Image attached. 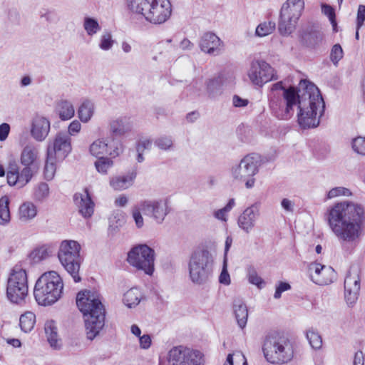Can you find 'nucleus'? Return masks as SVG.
Here are the masks:
<instances>
[{"label": "nucleus", "instance_id": "nucleus-62", "mask_svg": "<svg viewBox=\"0 0 365 365\" xmlns=\"http://www.w3.org/2000/svg\"><path fill=\"white\" fill-rule=\"evenodd\" d=\"M151 338L148 334H144L139 337L140 348L148 349L151 345Z\"/></svg>", "mask_w": 365, "mask_h": 365}, {"label": "nucleus", "instance_id": "nucleus-34", "mask_svg": "<svg viewBox=\"0 0 365 365\" xmlns=\"http://www.w3.org/2000/svg\"><path fill=\"white\" fill-rule=\"evenodd\" d=\"M306 336L312 349L319 350L323 345L322 337L319 331L314 329L309 328L306 332Z\"/></svg>", "mask_w": 365, "mask_h": 365}, {"label": "nucleus", "instance_id": "nucleus-4", "mask_svg": "<svg viewBox=\"0 0 365 365\" xmlns=\"http://www.w3.org/2000/svg\"><path fill=\"white\" fill-rule=\"evenodd\" d=\"M126 4L133 14L152 24H164L172 14L169 0H127Z\"/></svg>", "mask_w": 365, "mask_h": 365}, {"label": "nucleus", "instance_id": "nucleus-38", "mask_svg": "<svg viewBox=\"0 0 365 365\" xmlns=\"http://www.w3.org/2000/svg\"><path fill=\"white\" fill-rule=\"evenodd\" d=\"M115 43V40L110 31H104L99 39V48L103 51L110 50Z\"/></svg>", "mask_w": 365, "mask_h": 365}, {"label": "nucleus", "instance_id": "nucleus-30", "mask_svg": "<svg viewBox=\"0 0 365 365\" xmlns=\"http://www.w3.org/2000/svg\"><path fill=\"white\" fill-rule=\"evenodd\" d=\"M94 111V103L91 101L85 100L81 103L78 108V117L82 123H86L92 118Z\"/></svg>", "mask_w": 365, "mask_h": 365}, {"label": "nucleus", "instance_id": "nucleus-53", "mask_svg": "<svg viewBox=\"0 0 365 365\" xmlns=\"http://www.w3.org/2000/svg\"><path fill=\"white\" fill-rule=\"evenodd\" d=\"M113 166V161H95L97 171L101 174H106L108 169Z\"/></svg>", "mask_w": 365, "mask_h": 365}, {"label": "nucleus", "instance_id": "nucleus-37", "mask_svg": "<svg viewBox=\"0 0 365 365\" xmlns=\"http://www.w3.org/2000/svg\"><path fill=\"white\" fill-rule=\"evenodd\" d=\"M276 25L272 21H264L259 24L256 28L255 34L257 36L264 37L271 34L275 29Z\"/></svg>", "mask_w": 365, "mask_h": 365}, {"label": "nucleus", "instance_id": "nucleus-50", "mask_svg": "<svg viewBox=\"0 0 365 365\" xmlns=\"http://www.w3.org/2000/svg\"><path fill=\"white\" fill-rule=\"evenodd\" d=\"M343 57V50L339 44H335L331 48L330 53V59L334 65H336L338 62Z\"/></svg>", "mask_w": 365, "mask_h": 365}, {"label": "nucleus", "instance_id": "nucleus-2", "mask_svg": "<svg viewBox=\"0 0 365 365\" xmlns=\"http://www.w3.org/2000/svg\"><path fill=\"white\" fill-rule=\"evenodd\" d=\"M327 225L341 245L356 247L364 235L365 209L352 201H341L329 207L326 213Z\"/></svg>", "mask_w": 365, "mask_h": 365}, {"label": "nucleus", "instance_id": "nucleus-18", "mask_svg": "<svg viewBox=\"0 0 365 365\" xmlns=\"http://www.w3.org/2000/svg\"><path fill=\"white\" fill-rule=\"evenodd\" d=\"M308 272L311 279L319 285L329 284L336 277V273L331 267L322 265L317 262L309 264Z\"/></svg>", "mask_w": 365, "mask_h": 365}, {"label": "nucleus", "instance_id": "nucleus-22", "mask_svg": "<svg viewBox=\"0 0 365 365\" xmlns=\"http://www.w3.org/2000/svg\"><path fill=\"white\" fill-rule=\"evenodd\" d=\"M73 202L83 217H90L93 214L95 205L87 188L83 192H77L73 195Z\"/></svg>", "mask_w": 365, "mask_h": 365}, {"label": "nucleus", "instance_id": "nucleus-12", "mask_svg": "<svg viewBox=\"0 0 365 365\" xmlns=\"http://www.w3.org/2000/svg\"><path fill=\"white\" fill-rule=\"evenodd\" d=\"M169 365H203V355L201 352L183 346H176L168 353Z\"/></svg>", "mask_w": 365, "mask_h": 365}, {"label": "nucleus", "instance_id": "nucleus-26", "mask_svg": "<svg viewBox=\"0 0 365 365\" xmlns=\"http://www.w3.org/2000/svg\"><path fill=\"white\" fill-rule=\"evenodd\" d=\"M136 178V172L132 170L126 175L115 176L110 180V185L118 191H121L130 187Z\"/></svg>", "mask_w": 365, "mask_h": 365}, {"label": "nucleus", "instance_id": "nucleus-20", "mask_svg": "<svg viewBox=\"0 0 365 365\" xmlns=\"http://www.w3.org/2000/svg\"><path fill=\"white\" fill-rule=\"evenodd\" d=\"M199 46L202 52L212 56H217L222 52L224 44L214 33L207 32L202 36Z\"/></svg>", "mask_w": 365, "mask_h": 365}, {"label": "nucleus", "instance_id": "nucleus-52", "mask_svg": "<svg viewBox=\"0 0 365 365\" xmlns=\"http://www.w3.org/2000/svg\"><path fill=\"white\" fill-rule=\"evenodd\" d=\"M322 12L324 15L328 16L329 21L333 24V26L336 25L335 12H334V9L331 6L326 4H322Z\"/></svg>", "mask_w": 365, "mask_h": 365}, {"label": "nucleus", "instance_id": "nucleus-29", "mask_svg": "<svg viewBox=\"0 0 365 365\" xmlns=\"http://www.w3.org/2000/svg\"><path fill=\"white\" fill-rule=\"evenodd\" d=\"M233 309L238 326L241 329H244L246 327L248 319V309L246 304L241 300L235 301Z\"/></svg>", "mask_w": 365, "mask_h": 365}, {"label": "nucleus", "instance_id": "nucleus-51", "mask_svg": "<svg viewBox=\"0 0 365 365\" xmlns=\"http://www.w3.org/2000/svg\"><path fill=\"white\" fill-rule=\"evenodd\" d=\"M38 155V148L33 143L27 144L24 147V157H26L27 160H36Z\"/></svg>", "mask_w": 365, "mask_h": 365}, {"label": "nucleus", "instance_id": "nucleus-17", "mask_svg": "<svg viewBox=\"0 0 365 365\" xmlns=\"http://www.w3.org/2000/svg\"><path fill=\"white\" fill-rule=\"evenodd\" d=\"M6 296L14 304H19L23 300V269L16 265L12 269L7 282Z\"/></svg>", "mask_w": 365, "mask_h": 365}, {"label": "nucleus", "instance_id": "nucleus-36", "mask_svg": "<svg viewBox=\"0 0 365 365\" xmlns=\"http://www.w3.org/2000/svg\"><path fill=\"white\" fill-rule=\"evenodd\" d=\"M83 28L86 34L90 36L96 34L101 29L98 21L91 17H86L84 19Z\"/></svg>", "mask_w": 365, "mask_h": 365}, {"label": "nucleus", "instance_id": "nucleus-42", "mask_svg": "<svg viewBox=\"0 0 365 365\" xmlns=\"http://www.w3.org/2000/svg\"><path fill=\"white\" fill-rule=\"evenodd\" d=\"M247 278L249 282L256 285L258 288H262L264 282L258 275L257 271L253 267H250L247 270Z\"/></svg>", "mask_w": 365, "mask_h": 365}, {"label": "nucleus", "instance_id": "nucleus-41", "mask_svg": "<svg viewBox=\"0 0 365 365\" xmlns=\"http://www.w3.org/2000/svg\"><path fill=\"white\" fill-rule=\"evenodd\" d=\"M227 362H228L229 365H247V359L241 352L228 354Z\"/></svg>", "mask_w": 365, "mask_h": 365}, {"label": "nucleus", "instance_id": "nucleus-61", "mask_svg": "<svg viewBox=\"0 0 365 365\" xmlns=\"http://www.w3.org/2000/svg\"><path fill=\"white\" fill-rule=\"evenodd\" d=\"M249 101L242 98L237 95H235L232 98V104L235 107L243 108L248 105Z\"/></svg>", "mask_w": 365, "mask_h": 365}, {"label": "nucleus", "instance_id": "nucleus-15", "mask_svg": "<svg viewBox=\"0 0 365 365\" xmlns=\"http://www.w3.org/2000/svg\"><path fill=\"white\" fill-rule=\"evenodd\" d=\"M72 150L71 138L65 132H58L47 148V160L63 159Z\"/></svg>", "mask_w": 365, "mask_h": 365}, {"label": "nucleus", "instance_id": "nucleus-1", "mask_svg": "<svg viewBox=\"0 0 365 365\" xmlns=\"http://www.w3.org/2000/svg\"><path fill=\"white\" fill-rule=\"evenodd\" d=\"M299 92L295 88H285L282 83L272 85L269 94L270 108L282 120L290 118L294 106H298V123L303 128H315L319 124L325 104L318 88L307 81L300 82Z\"/></svg>", "mask_w": 365, "mask_h": 365}, {"label": "nucleus", "instance_id": "nucleus-3", "mask_svg": "<svg viewBox=\"0 0 365 365\" xmlns=\"http://www.w3.org/2000/svg\"><path fill=\"white\" fill-rule=\"evenodd\" d=\"M76 304L83 314L86 336L93 340L105 325L106 310L100 294L94 291H81L77 294Z\"/></svg>", "mask_w": 365, "mask_h": 365}, {"label": "nucleus", "instance_id": "nucleus-58", "mask_svg": "<svg viewBox=\"0 0 365 365\" xmlns=\"http://www.w3.org/2000/svg\"><path fill=\"white\" fill-rule=\"evenodd\" d=\"M123 216L120 214H117L109 219V227L113 230L120 226L123 223Z\"/></svg>", "mask_w": 365, "mask_h": 365}, {"label": "nucleus", "instance_id": "nucleus-6", "mask_svg": "<svg viewBox=\"0 0 365 365\" xmlns=\"http://www.w3.org/2000/svg\"><path fill=\"white\" fill-rule=\"evenodd\" d=\"M263 351L267 360L272 364L287 363L293 357V349L290 341L278 335L267 336Z\"/></svg>", "mask_w": 365, "mask_h": 365}, {"label": "nucleus", "instance_id": "nucleus-7", "mask_svg": "<svg viewBox=\"0 0 365 365\" xmlns=\"http://www.w3.org/2000/svg\"><path fill=\"white\" fill-rule=\"evenodd\" d=\"M81 245L75 240H63L60 245L58 257L62 266L73 277L75 282L81 280L78 274L81 259Z\"/></svg>", "mask_w": 365, "mask_h": 365}, {"label": "nucleus", "instance_id": "nucleus-39", "mask_svg": "<svg viewBox=\"0 0 365 365\" xmlns=\"http://www.w3.org/2000/svg\"><path fill=\"white\" fill-rule=\"evenodd\" d=\"M48 256V250L44 247L34 250L28 256V259L32 263H37L45 259Z\"/></svg>", "mask_w": 365, "mask_h": 365}, {"label": "nucleus", "instance_id": "nucleus-32", "mask_svg": "<svg viewBox=\"0 0 365 365\" xmlns=\"http://www.w3.org/2000/svg\"><path fill=\"white\" fill-rule=\"evenodd\" d=\"M206 93L210 98H215L222 93V81L216 77L208 79L206 83Z\"/></svg>", "mask_w": 365, "mask_h": 365}, {"label": "nucleus", "instance_id": "nucleus-46", "mask_svg": "<svg viewBox=\"0 0 365 365\" xmlns=\"http://www.w3.org/2000/svg\"><path fill=\"white\" fill-rule=\"evenodd\" d=\"M350 195H351V192L349 189L344 187H336L328 192L327 198L332 199L336 197Z\"/></svg>", "mask_w": 365, "mask_h": 365}, {"label": "nucleus", "instance_id": "nucleus-14", "mask_svg": "<svg viewBox=\"0 0 365 365\" xmlns=\"http://www.w3.org/2000/svg\"><path fill=\"white\" fill-rule=\"evenodd\" d=\"M361 289V269L357 265L350 267L344 279V299L349 307L357 302Z\"/></svg>", "mask_w": 365, "mask_h": 365}, {"label": "nucleus", "instance_id": "nucleus-35", "mask_svg": "<svg viewBox=\"0 0 365 365\" xmlns=\"http://www.w3.org/2000/svg\"><path fill=\"white\" fill-rule=\"evenodd\" d=\"M9 200L7 196L0 198V225H5L10 221V212L9 208Z\"/></svg>", "mask_w": 365, "mask_h": 365}, {"label": "nucleus", "instance_id": "nucleus-63", "mask_svg": "<svg viewBox=\"0 0 365 365\" xmlns=\"http://www.w3.org/2000/svg\"><path fill=\"white\" fill-rule=\"evenodd\" d=\"M36 165L34 163V161H31L30 163L27 165L26 168H24V178H26V182H28L33 175V170H34Z\"/></svg>", "mask_w": 365, "mask_h": 365}, {"label": "nucleus", "instance_id": "nucleus-8", "mask_svg": "<svg viewBox=\"0 0 365 365\" xmlns=\"http://www.w3.org/2000/svg\"><path fill=\"white\" fill-rule=\"evenodd\" d=\"M212 259L207 250L195 252L189 262V276L191 281L197 284L205 283L212 273Z\"/></svg>", "mask_w": 365, "mask_h": 365}, {"label": "nucleus", "instance_id": "nucleus-31", "mask_svg": "<svg viewBox=\"0 0 365 365\" xmlns=\"http://www.w3.org/2000/svg\"><path fill=\"white\" fill-rule=\"evenodd\" d=\"M203 82L201 78H194L185 88V93L192 98L200 97L202 93Z\"/></svg>", "mask_w": 365, "mask_h": 365}, {"label": "nucleus", "instance_id": "nucleus-40", "mask_svg": "<svg viewBox=\"0 0 365 365\" xmlns=\"http://www.w3.org/2000/svg\"><path fill=\"white\" fill-rule=\"evenodd\" d=\"M141 202H140L139 204L134 205L131 210L132 217L138 228H141L144 225V220L141 215Z\"/></svg>", "mask_w": 365, "mask_h": 365}, {"label": "nucleus", "instance_id": "nucleus-25", "mask_svg": "<svg viewBox=\"0 0 365 365\" xmlns=\"http://www.w3.org/2000/svg\"><path fill=\"white\" fill-rule=\"evenodd\" d=\"M108 127L110 132L114 135L123 136L132 130L133 123L130 117L119 116L111 119Z\"/></svg>", "mask_w": 365, "mask_h": 365}, {"label": "nucleus", "instance_id": "nucleus-10", "mask_svg": "<svg viewBox=\"0 0 365 365\" xmlns=\"http://www.w3.org/2000/svg\"><path fill=\"white\" fill-rule=\"evenodd\" d=\"M127 260L130 265L148 275H152L154 272L155 251L146 245L132 248Z\"/></svg>", "mask_w": 365, "mask_h": 365}, {"label": "nucleus", "instance_id": "nucleus-57", "mask_svg": "<svg viewBox=\"0 0 365 365\" xmlns=\"http://www.w3.org/2000/svg\"><path fill=\"white\" fill-rule=\"evenodd\" d=\"M365 21V6L360 5L357 11L356 28L359 29Z\"/></svg>", "mask_w": 365, "mask_h": 365}, {"label": "nucleus", "instance_id": "nucleus-60", "mask_svg": "<svg viewBox=\"0 0 365 365\" xmlns=\"http://www.w3.org/2000/svg\"><path fill=\"white\" fill-rule=\"evenodd\" d=\"M10 133V125L6 123L0 125V142L5 141Z\"/></svg>", "mask_w": 365, "mask_h": 365}, {"label": "nucleus", "instance_id": "nucleus-49", "mask_svg": "<svg viewBox=\"0 0 365 365\" xmlns=\"http://www.w3.org/2000/svg\"><path fill=\"white\" fill-rule=\"evenodd\" d=\"M38 212L37 207L32 202L24 203V220L34 218Z\"/></svg>", "mask_w": 365, "mask_h": 365}, {"label": "nucleus", "instance_id": "nucleus-28", "mask_svg": "<svg viewBox=\"0 0 365 365\" xmlns=\"http://www.w3.org/2000/svg\"><path fill=\"white\" fill-rule=\"evenodd\" d=\"M45 334L50 346L58 349L61 346V340L58 334V328L53 320H48L44 325Z\"/></svg>", "mask_w": 365, "mask_h": 365}, {"label": "nucleus", "instance_id": "nucleus-24", "mask_svg": "<svg viewBox=\"0 0 365 365\" xmlns=\"http://www.w3.org/2000/svg\"><path fill=\"white\" fill-rule=\"evenodd\" d=\"M323 38V32L314 26L305 28L301 34V42L309 48H315L321 45Z\"/></svg>", "mask_w": 365, "mask_h": 365}, {"label": "nucleus", "instance_id": "nucleus-21", "mask_svg": "<svg viewBox=\"0 0 365 365\" xmlns=\"http://www.w3.org/2000/svg\"><path fill=\"white\" fill-rule=\"evenodd\" d=\"M259 216V210L256 205L247 207L237 219L239 227L246 234H250L254 229Z\"/></svg>", "mask_w": 365, "mask_h": 365}, {"label": "nucleus", "instance_id": "nucleus-45", "mask_svg": "<svg viewBox=\"0 0 365 365\" xmlns=\"http://www.w3.org/2000/svg\"><path fill=\"white\" fill-rule=\"evenodd\" d=\"M173 139L170 136H160L155 141V145L160 149L167 150L173 146Z\"/></svg>", "mask_w": 365, "mask_h": 365}, {"label": "nucleus", "instance_id": "nucleus-16", "mask_svg": "<svg viewBox=\"0 0 365 365\" xmlns=\"http://www.w3.org/2000/svg\"><path fill=\"white\" fill-rule=\"evenodd\" d=\"M140 202L144 214L153 219L157 223H162L170 212L167 199H151Z\"/></svg>", "mask_w": 365, "mask_h": 365}, {"label": "nucleus", "instance_id": "nucleus-54", "mask_svg": "<svg viewBox=\"0 0 365 365\" xmlns=\"http://www.w3.org/2000/svg\"><path fill=\"white\" fill-rule=\"evenodd\" d=\"M81 130V123L77 120H73L68 127V133L67 135H69V136L75 135L80 133Z\"/></svg>", "mask_w": 365, "mask_h": 365}, {"label": "nucleus", "instance_id": "nucleus-9", "mask_svg": "<svg viewBox=\"0 0 365 365\" xmlns=\"http://www.w3.org/2000/svg\"><path fill=\"white\" fill-rule=\"evenodd\" d=\"M304 9V0H287L283 4L278 24L282 35L288 36L293 32Z\"/></svg>", "mask_w": 365, "mask_h": 365}, {"label": "nucleus", "instance_id": "nucleus-43", "mask_svg": "<svg viewBox=\"0 0 365 365\" xmlns=\"http://www.w3.org/2000/svg\"><path fill=\"white\" fill-rule=\"evenodd\" d=\"M351 145L355 153L361 155H365V137L359 136L354 138Z\"/></svg>", "mask_w": 365, "mask_h": 365}, {"label": "nucleus", "instance_id": "nucleus-48", "mask_svg": "<svg viewBox=\"0 0 365 365\" xmlns=\"http://www.w3.org/2000/svg\"><path fill=\"white\" fill-rule=\"evenodd\" d=\"M36 324V315L31 312H24V332L31 331Z\"/></svg>", "mask_w": 365, "mask_h": 365}, {"label": "nucleus", "instance_id": "nucleus-47", "mask_svg": "<svg viewBox=\"0 0 365 365\" xmlns=\"http://www.w3.org/2000/svg\"><path fill=\"white\" fill-rule=\"evenodd\" d=\"M43 175L45 179L51 180L53 178L56 171V164L54 161H45Z\"/></svg>", "mask_w": 365, "mask_h": 365}, {"label": "nucleus", "instance_id": "nucleus-55", "mask_svg": "<svg viewBox=\"0 0 365 365\" xmlns=\"http://www.w3.org/2000/svg\"><path fill=\"white\" fill-rule=\"evenodd\" d=\"M151 141L149 140H143L139 142L137 145L136 151L138 153V160L143 159V151L151 146Z\"/></svg>", "mask_w": 365, "mask_h": 365}, {"label": "nucleus", "instance_id": "nucleus-59", "mask_svg": "<svg viewBox=\"0 0 365 365\" xmlns=\"http://www.w3.org/2000/svg\"><path fill=\"white\" fill-rule=\"evenodd\" d=\"M291 288L290 285L286 282H279L278 286L276 287V291L274 294V297L275 299H279L281 297L282 293L289 290Z\"/></svg>", "mask_w": 365, "mask_h": 365}, {"label": "nucleus", "instance_id": "nucleus-56", "mask_svg": "<svg viewBox=\"0 0 365 365\" xmlns=\"http://www.w3.org/2000/svg\"><path fill=\"white\" fill-rule=\"evenodd\" d=\"M219 281L221 284H224L225 285H229L230 284V277L227 270V264L225 259L224 261V265L222 272L219 277Z\"/></svg>", "mask_w": 365, "mask_h": 365}, {"label": "nucleus", "instance_id": "nucleus-5", "mask_svg": "<svg viewBox=\"0 0 365 365\" xmlns=\"http://www.w3.org/2000/svg\"><path fill=\"white\" fill-rule=\"evenodd\" d=\"M63 283L55 271L44 272L36 282L34 294L40 305L48 306L56 302L61 297Z\"/></svg>", "mask_w": 365, "mask_h": 365}, {"label": "nucleus", "instance_id": "nucleus-11", "mask_svg": "<svg viewBox=\"0 0 365 365\" xmlns=\"http://www.w3.org/2000/svg\"><path fill=\"white\" fill-rule=\"evenodd\" d=\"M125 146L122 141L113 139L109 143L104 138L95 140L89 146L90 154L97 160H110L120 156Z\"/></svg>", "mask_w": 365, "mask_h": 365}, {"label": "nucleus", "instance_id": "nucleus-33", "mask_svg": "<svg viewBox=\"0 0 365 365\" xmlns=\"http://www.w3.org/2000/svg\"><path fill=\"white\" fill-rule=\"evenodd\" d=\"M142 298L140 291L137 288H132L124 294L123 303L128 308L137 306Z\"/></svg>", "mask_w": 365, "mask_h": 365}, {"label": "nucleus", "instance_id": "nucleus-23", "mask_svg": "<svg viewBox=\"0 0 365 365\" xmlns=\"http://www.w3.org/2000/svg\"><path fill=\"white\" fill-rule=\"evenodd\" d=\"M257 161H240L231 170L232 177L237 180H245L257 173Z\"/></svg>", "mask_w": 365, "mask_h": 365}, {"label": "nucleus", "instance_id": "nucleus-13", "mask_svg": "<svg viewBox=\"0 0 365 365\" xmlns=\"http://www.w3.org/2000/svg\"><path fill=\"white\" fill-rule=\"evenodd\" d=\"M247 76L252 84L259 87L278 78L275 70L265 61L259 59L251 62Z\"/></svg>", "mask_w": 365, "mask_h": 365}, {"label": "nucleus", "instance_id": "nucleus-27", "mask_svg": "<svg viewBox=\"0 0 365 365\" xmlns=\"http://www.w3.org/2000/svg\"><path fill=\"white\" fill-rule=\"evenodd\" d=\"M54 111L61 120H68L75 115V109L73 103L68 101L61 99L56 103Z\"/></svg>", "mask_w": 365, "mask_h": 365}, {"label": "nucleus", "instance_id": "nucleus-44", "mask_svg": "<svg viewBox=\"0 0 365 365\" xmlns=\"http://www.w3.org/2000/svg\"><path fill=\"white\" fill-rule=\"evenodd\" d=\"M49 187L48 184L41 182L34 191V197L37 200H43L48 196Z\"/></svg>", "mask_w": 365, "mask_h": 365}, {"label": "nucleus", "instance_id": "nucleus-64", "mask_svg": "<svg viewBox=\"0 0 365 365\" xmlns=\"http://www.w3.org/2000/svg\"><path fill=\"white\" fill-rule=\"evenodd\" d=\"M282 208L287 212L293 211L294 202L287 198H284L281 202Z\"/></svg>", "mask_w": 365, "mask_h": 365}, {"label": "nucleus", "instance_id": "nucleus-19", "mask_svg": "<svg viewBox=\"0 0 365 365\" xmlns=\"http://www.w3.org/2000/svg\"><path fill=\"white\" fill-rule=\"evenodd\" d=\"M51 130V122L46 117L36 115L30 122V134L38 142L43 141Z\"/></svg>", "mask_w": 365, "mask_h": 365}]
</instances>
